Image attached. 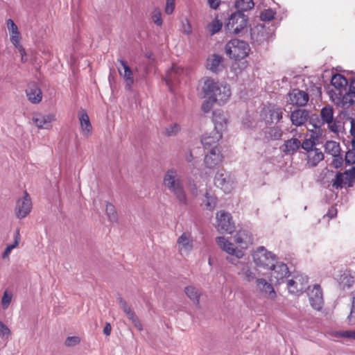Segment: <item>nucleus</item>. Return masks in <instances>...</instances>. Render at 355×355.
<instances>
[{
	"label": "nucleus",
	"mask_w": 355,
	"mask_h": 355,
	"mask_svg": "<svg viewBox=\"0 0 355 355\" xmlns=\"http://www.w3.org/2000/svg\"><path fill=\"white\" fill-rule=\"evenodd\" d=\"M212 105H213V101H205L202 105V110L205 112V113H207L209 112L211 108H212Z\"/></svg>",
	"instance_id": "0e129e2a"
},
{
	"label": "nucleus",
	"mask_w": 355,
	"mask_h": 355,
	"mask_svg": "<svg viewBox=\"0 0 355 355\" xmlns=\"http://www.w3.org/2000/svg\"><path fill=\"white\" fill-rule=\"evenodd\" d=\"M129 320H131L135 328H137L139 331H141L143 329L142 324L136 315H134V318H131Z\"/></svg>",
	"instance_id": "e2e57ef3"
},
{
	"label": "nucleus",
	"mask_w": 355,
	"mask_h": 355,
	"mask_svg": "<svg viewBox=\"0 0 355 355\" xmlns=\"http://www.w3.org/2000/svg\"><path fill=\"white\" fill-rule=\"evenodd\" d=\"M187 296L195 304H199L201 291L193 286H188L184 288Z\"/></svg>",
	"instance_id": "72a5a7b5"
},
{
	"label": "nucleus",
	"mask_w": 355,
	"mask_h": 355,
	"mask_svg": "<svg viewBox=\"0 0 355 355\" xmlns=\"http://www.w3.org/2000/svg\"><path fill=\"white\" fill-rule=\"evenodd\" d=\"M354 282V279L353 277L350 276L344 275L341 278L340 284L343 286V288H349L352 286Z\"/></svg>",
	"instance_id": "8fccbe9b"
},
{
	"label": "nucleus",
	"mask_w": 355,
	"mask_h": 355,
	"mask_svg": "<svg viewBox=\"0 0 355 355\" xmlns=\"http://www.w3.org/2000/svg\"><path fill=\"white\" fill-rule=\"evenodd\" d=\"M347 320L349 325H355V308L351 307Z\"/></svg>",
	"instance_id": "bf43d9fd"
},
{
	"label": "nucleus",
	"mask_w": 355,
	"mask_h": 355,
	"mask_svg": "<svg viewBox=\"0 0 355 355\" xmlns=\"http://www.w3.org/2000/svg\"><path fill=\"white\" fill-rule=\"evenodd\" d=\"M182 31L184 33H185L187 35L191 33L192 28H191V26L188 21H187L186 24H183Z\"/></svg>",
	"instance_id": "774afa93"
},
{
	"label": "nucleus",
	"mask_w": 355,
	"mask_h": 355,
	"mask_svg": "<svg viewBox=\"0 0 355 355\" xmlns=\"http://www.w3.org/2000/svg\"><path fill=\"white\" fill-rule=\"evenodd\" d=\"M250 51L249 44L238 39L229 41L225 45L226 54L232 59L242 60L246 58Z\"/></svg>",
	"instance_id": "20e7f679"
},
{
	"label": "nucleus",
	"mask_w": 355,
	"mask_h": 355,
	"mask_svg": "<svg viewBox=\"0 0 355 355\" xmlns=\"http://www.w3.org/2000/svg\"><path fill=\"white\" fill-rule=\"evenodd\" d=\"M324 150L332 156L338 155L340 153V144L334 141H327L324 144Z\"/></svg>",
	"instance_id": "c9c22d12"
},
{
	"label": "nucleus",
	"mask_w": 355,
	"mask_h": 355,
	"mask_svg": "<svg viewBox=\"0 0 355 355\" xmlns=\"http://www.w3.org/2000/svg\"><path fill=\"white\" fill-rule=\"evenodd\" d=\"M309 118L310 111L306 109H296L290 115L292 125L297 127L304 125Z\"/></svg>",
	"instance_id": "5701e85b"
},
{
	"label": "nucleus",
	"mask_w": 355,
	"mask_h": 355,
	"mask_svg": "<svg viewBox=\"0 0 355 355\" xmlns=\"http://www.w3.org/2000/svg\"><path fill=\"white\" fill-rule=\"evenodd\" d=\"M339 335L343 338L355 339V330L340 331Z\"/></svg>",
	"instance_id": "052dcab7"
},
{
	"label": "nucleus",
	"mask_w": 355,
	"mask_h": 355,
	"mask_svg": "<svg viewBox=\"0 0 355 355\" xmlns=\"http://www.w3.org/2000/svg\"><path fill=\"white\" fill-rule=\"evenodd\" d=\"M248 17L242 12L237 11L232 13L225 24V30L230 33L239 34L246 28Z\"/></svg>",
	"instance_id": "423d86ee"
},
{
	"label": "nucleus",
	"mask_w": 355,
	"mask_h": 355,
	"mask_svg": "<svg viewBox=\"0 0 355 355\" xmlns=\"http://www.w3.org/2000/svg\"><path fill=\"white\" fill-rule=\"evenodd\" d=\"M308 277L303 274H296L293 279L287 282V288L289 293L292 294H298L307 288Z\"/></svg>",
	"instance_id": "9d476101"
},
{
	"label": "nucleus",
	"mask_w": 355,
	"mask_h": 355,
	"mask_svg": "<svg viewBox=\"0 0 355 355\" xmlns=\"http://www.w3.org/2000/svg\"><path fill=\"white\" fill-rule=\"evenodd\" d=\"M188 187L190 191V193L193 196L196 197L198 194V187L196 185V183L193 180H190L188 182Z\"/></svg>",
	"instance_id": "4d7b16f0"
},
{
	"label": "nucleus",
	"mask_w": 355,
	"mask_h": 355,
	"mask_svg": "<svg viewBox=\"0 0 355 355\" xmlns=\"http://www.w3.org/2000/svg\"><path fill=\"white\" fill-rule=\"evenodd\" d=\"M163 185L182 205H187V197L184 181L175 168L168 169L163 177Z\"/></svg>",
	"instance_id": "f257e3e1"
},
{
	"label": "nucleus",
	"mask_w": 355,
	"mask_h": 355,
	"mask_svg": "<svg viewBox=\"0 0 355 355\" xmlns=\"http://www.w3.org/2000/svg\"><path fill=\"white\" fill-rule=\"evenodd\" d=\"M118 301H119L120 307L123 309L124 313L126 314L128 319H130L131 318H134V315H135V312L131 310L130 307L128 305L125 300L120 297L118 298Z\"/></svg>",
	"instance_id": "a19ab883"
},
{
	"label": "nucleus",
	"mask_w": 355,
	"mask_h": 355,
	"mask_svg": "<svg viewBox=\"0 0 355 355\" xmlns=\"http://www.w3.org/2000/svg\"><path fill=\"white\" fill-rule=\"evenodd\" d=\"M315 143L311 139H305L302 144L300 143V146L306 153H308L311 150L315 149Z\"/></svg>",
	"instance_id": "c03bdc74"
},
{
	"label": "nucleus",
	"mask_w": 355,
	"mask_h": 355,
	"mask_svg": "<svg viewBox=\"0 0 355 355\" xmlns=\"http://www.w3.org/2000/svg\"><path fill=\"white\" fill-rule=\"evenodd\" d=\"M10 335V330L9 328L3 322H0V338H8Z\"/></svg>",
	"instance_id": "603ef678"
},
{
	"label": "nucleus",
	"mask_w": 355,
	"mask_h": 355,
	"mask_svg": "<svg viewBox=\"0 0 355 355\" xmlns=\"http://www.w3.org/2000/svg\"><path fill=\"white\" fill-rule=\"evenodd\" d=\"M255 282L257 291L262 297L270 300L276 299L277 293L271 283L263 278H258Z\"/></svg>",
	"instance_id": "9b49d317"
},
{
	"label": "nucleus",
	"mask_w": 355,
	"mask_h": 355,
	"mask_svg": "<svg viewBox=\"0 0 355 355\" xmlns=\"http://www.w3.org/2000/svg\"><path fill=\"white\" fill-rule=\"evenodd\" d=\"M206 67L213 73H218L224 69L223 58L218 54L210 55L207 59Z\"/></svg>",
	"instance_id": "393cba45"
},
{
	"label": "nucleus",
	"mask_w": 355,
	"mask_h": 355,
	"mask_svg": "<svg viewBox=\"0 0 355 355\" xmlns=\"http://www.w3.org/2000/svg\"><path fill=\"white\" fill-rule=\"evenodd\" d=\"M202 90L205 97L219 105L226 103L231 96L229 85L215 82L210 78L204 79Z\"/></svg>",
	"instance_id": "f03ea898"
},
{
	"label": "nucleus",
	"mask_w": 355,
	"mask_h": 355,
	"mask_svg": "<svg viewBox=\"0 0 355 355\" xmlns=\"http://www.w3.org/2000/svg\"><path fill=\"white\" fill-rule=\"evenodd\" d=\"M7 28L10 33V35H16L17 33H19L18 31L17 26L15 24L14 21L11 19L7 20Z\"/></svg>",
	"instance_id": "3c124183"
},
{
	"label": "nucleus",
	"mask_w": 355,
	"mask_h": 355,
	"mask_svg": "<svg viewBox=\"0 0 355 355\" xmlns=\"http://www.w3.org/2000/svg\"><path fill=\"white\" fill-rule=\"evenodd\" d=\"M265 120L268 123H278L282 119V111L280 108H271L265 110Z\"/></svg>",
	"instance_id": "2f4dec72"
},
{
	"label": "nucleus",
	"mask_w": 355,
	"mask_h": 355,
	"mask_svg": "<svg viewBox=\"0 0 355 355\" xmlns=\"http://www.w3.org/2000/svg\"><path fill=\"white\" fill-rule=\"evenodd\" d=\"M32 207L31 200L28 194L26 192L22 199L18 200L15 207L17 218H23L31 211Z\"/></svg>",
	"instance_id": "f3484780"
},
{
	"label": "nucleus",
	"mask_w": 355,
	"mask_h": 355,
	"mask_svg": "<svg viewBox=\"0 0 355 355\" xmlns=\"http://www.w3.org/2000/svg\"><path fill=\"white\" fill-rule=\"evenodd\" d=\"M223 157L217 146L213 147L205 157V165L207 168H213L222 162Z\"/></svg>",
	"instance_id": "a211bd4d"
},
{
	"label": "nucleus",
	"mask_w": 355,
	"mask_h": 355,
	"mask_svg": "<svg viewBox=\"0 0 355 355\" xmlns=\"http://www.w3.org/2000/svg\"><path fill=\"white\" fill-rule=\"evenodd\" d=\"M118 62L120 64V66L117 67L118 71L124 79L126 86L130 89L134 83L133 71L127 61L119 59Z\"/></svg>",
	"instance_id": "aec40b11"
},
{
	"label": "nucleus",
	"mask_w": 355,
	"mask_h": 355,
	"mask_svg": "<svg viewBox=\"0 0 355 355\" xmlns=\"http://www.w3.org/2000/svg\"><path fill=\"white\" fill-rule=\"evenodd\" d=\"M332 101L338 107L343 109H348L355 104V78L352 79L348 91L339 92L333 91L331 94Z\"/></svg>",
	"instance_id": "7ed1b4c3"
},
{
	"label": "nucleus",
	"mask_w": 355,
	"mask_h": 355,
	"mask_svg": "<svg viewBox=\"0 0 355 355\" xmlns=\"http://www.w3.org/2000/svg\"><path fill=\"white\" fill-rule=\"evenodd\" d=\"M78 119L83 135H90L92 129L89 118L85 110H80L78 112Z\"/></svg>",
	"instance_id": "7c9ffc66"
},
{
	"label": "nucleus",
	"mask_w": 355,
	"mask_h": 355,
	"mask_svg": "<svg viewBox=\"0 0 355 355\" xmlns=\"http://www.w3.org/2000/svg\"><path fill=\"white\" fill-rule=\"evenodd\" d=\"M55 120L53 114H43L42 113H34L33 114V123L38 128L49 129L51 127V122Z\"/></svg>",
	"instance_id": "6ab92c4d"
},
{
	"label": "nucleus",
	"mask_w": 355,
	"mask_h": 355,
	"mask_svg": "<svg viewBox=\"0 0 355 355\" xmlns=\"http://www.w3.org/2000/svg\"><path fill=\"white\" fill-rule=\"evenodd\" d=\"M80 343V338L78 336H69L64 341V345L67 347H74Z\"/></svg>",
	"instance_id": "09e8293b"
},
{
	"label": "nucleus",
	"mask_w": 355,
	"mask_h": 355,
	"mask_svg": "<svg viewBox=\"0 0 355 355\" xmlns=\"http://www.w3.org/2000/svg\"><path fill=\"white\" fill-rule=\"evenodd\" d=\"M216 241L223 251L226 252L230 255L235 257V258L227 257L226 260L230 263L235 265L238 269V262H241L239 259L244 256L243 250L235 248L233 243H230L224 236H218Z\"/></svg>",
	"instance_id": "0eeeda50"
},
{
	"label": "nucleus",
	"mask_w": 355,
	"mask_h": 355,
	"mask_svg": "<svg viewBox=\"0 0 355 355\" xmlns=\"http://www.w3.org/2000/svg\"><path fill=\"white\" fill-rule=\"evenodd\" d=\"M28 99L33 103H38L42 101V91L35 83H31L26 89Z\"/></svg>",
	"instance_id": "bb28decb"
},
{
	"label": "nucleus",
	"mask_w": 355,
	"mask_h": 355,
	"mask_svg": "<svg viewBox=\"0 0 355 355\" xmlns=\"http://www.w3.org/2000/svg\"><path fill=\"white\" fill-rule=\"evenodd\" d=\"M152 19L153 22L157 26H162V14L159 9L155 8L153 12L151 15Z\"/></svg>",
	"instance_id": "a18cd8bd"
},
{
	"label": "nucleus",
	"mask_w": 355,
	"mask_h": 355,
	"mask_svg": "<svg viewBox=\"0 0 355 355\" xmlns=\"http://www.w3.org/2000/svg\"><path fill=\"white\" fill-rule=\"evenodd\" d=\"M284 152L287 154H293L297 151L300 147V141L298 139L292 138L288 139L284 144Z\"/></svg>",
	"instance_id": "f704fd0d"
},
{
	"label": "nucleus",
	"mask_w": 355,
	"mask_h": 355,
	"mask_svg": "<svg viewBox=\"0 0 355 355\" xmlns=\"http://www.w3.org/2000/svg\"><path fill=\"white\" fill-rule=\"evenodd\" d=\"M214 184L225 193H230L234 188V178L223 169L218 170L215 175Z\"/></svg>",
	"instance_id": "6e6552de"
},
{
	"label": "nucleus",
	"mask_w": 355,
	"mask_h": 355,
	"mask_svg": "<svg viewBox=\"0 0 355 355\" xmlns=\"http://www.w3.org/2000/svg\"><path fill=\"white\" fill-rule=\"evenodd\" d=\"M270 36V34L267 32L266 27L263 25H258L251 29V39L259 44L268 41Z\"/></svg>",
	"instance_id": "a878e982"
},
{
	"label": "nucleus",
	"mask_w": 355,
	"mask_h": 355,
	"mask_svg": "<svg viewBox=\"0 0 355 355\" xmlns=\"http://www.w3.org/2000/svg\"><path fill=\"white\" fill-rule=\"evenodd\" d=\"M184 74V70L182 67L173 64L172 67L167 71L164 80L166 85L171 87L180 81V78Z\"/></svg>",
	"instance_id": "4be33fe9"
},
{
	"label": "nucleus",
	"mask_w": 355,
	"mask_h": 355,
	"mask_svg": "<svg viewBox=\"0 0 355 355\" xmlns=\"http://www.w3.org/2000/svg\"><path fill=\"white\" fill-rule=\"evenodd\" d=\"M275 12L272 9H267L262 11L260 18L262 21H271L275 17Z\"/></svg>",
	"instance_id": "49530a36"
},
{
	"label": "nucleus",
	"mask_w": 355,
	"mask_h": 355,
	"mask_svg": "<svg viewBox=\"0 0 355 355\" xmlns=\"http://www.w3.org/2000/svg\"><path fill=\"white\" fill-rule=\"evenodd\" d=\"M105 211H106V214H107L110 221L113 222V223L117 221V220H118L117 213H116L114 206L112 204H111L110 202H107Z\"/></svg>",
	"instance_id": "58836bf2"
},
{
	"label": "nucleus",
	"mask_w": 355,
	"mask_h": 355,
	"mask_svg": "<svg viewBox=\"0 0 355 355\" xmlns=\"http://www.w3.org/2000/svg\"><path fill=\"white\" fill-rule=\"evenodd\" d=\"M216 228L221 233L232 234L235 230V224L230 213L225 211L217 212Z\"/></svg>",
	"instance_id": "1a4fd4ad"
},
{
	"label": "nucleus",
	"mask_w": 355,
	"mask_h": 355,
	"mask_svg": "<svg viewBox=\"0 0 355 355\" xmlns=\"http://www.w3.org/2000/svg\"><path fill=\"white\" fill-rule=\"evenodd\" d=\"M234 241L242 249H246L249 245L252 243V238L247 231L241 230L234 235Z\"/></svg>",
	"instance_id": "c756f323"
},
{
	"label": "nucleus",
	"mask_w": 355,
	"mask_h": 355,
	"mask_svg": "<svg viewBox=\"0 0 355 355\" xmlns=\"http://www.w3.org/2000/svg\"><path fill=\"white\" fill-rule=\"evenodd\" d=\"M237 275L241 279L247 282L257 280L255 269L248 262H238Z\"/></svg>",
	"instance_id": "ddd939ff"
},
{
	"label": "nucleus",
	"mask_w": 355,
	"mask_h": 355,
	"mask_svg": "<svg viewBox=\"0 0 355 355\" xmlns=\"http://www.w3.org/2000/svg\"><path fill=\"white\" fill-rule=\"evenodd\" d=\"M308 121L315 129H320L324 125L321 119H319V116L317 114H310V118Z\"/></svg>",
	"instance_id": "37998d69"
},
{
	"label": "nucleus",
	"mask_w": 355,
	"mask_h": 355,
	"mask_svg": "<svg viewBox=\"0 0 355 355\" xmlns=\"http://www.w3.org/2000/svg\"><path fill=\"white\" fill-rule=\"evenodd\" d=\"M13 237H14V243L12 244H10V245H15V248L19 245L20 240H21V236H20L19 230H17L15 231V232L14 233Z\"/></svg>",
	"instance_id": "338daca9"
},
{
	"label": "nucleus",
	"mask_w": 355,
	"mask_h": 355,
	"mask_svg": "<svg viewBox=\"0 0 355 355\" xmlns=\"http://www.w3.org/2000/svg\"><path fill=\"white\" fill-rule=\"evenodd\" d=\"M180 128L177 123L170 125L166 128V135L168 137L175 136L180 131Z\"/></svg>",
	"instance_id": "de8ad7c7"
},
{
	"label": "nucleus",
	"mask_w": 355,
	"mask_h": 355,
	"mask_svg": "<svg viewBox=\"0 0 355 355\" xmlns=\"http://www.w3.org/2000/svg\"><path fill=\"white\" fill-rule=\"evenodd\" d=\"M235 7L238 11L243 12L252 9L254 7V2L252 0H236Z\"/></svg>",
	"instance_id": "e433bc0d"
},
{
	"label": "nucleus",
	"mask_w": 355,
	"mask_h": 355,
	"mask_svg": "<svg viewBox=\"0 0 355 355\" xmlns=\"http://www.w3.org/2000/svg\"><path fill=\"white\" fill-rule=\"evenodd\" d=\"M177 245L181 255H188L193 249V241L189 232H184L177 240Z\"/></svg>",
	"instance_id": "2eb2a0df"
},
{
	"label": "nucleus",
	"mask_w": 355,
	"mask_h": 355,
	"mask_svg": "<svg viewBox=\"0 0 355 355\" xmlns=\"http://www.w3.org/2000/svg\"><path fill=\"white\" fill-rule=\"evenodd\" d=\"M345 161L348 165L355 164V151L349 150L346 153Z\"/></svg>",
	"instance_id": "5fc2aeb1"
},
{
	"label": "nucleus",
	"mask_w": 355,
	"mask_h": 355,
	"mask_svg": "<svg viewBox=\"0 0 355 355\" xmlns=\"http://www.w3.org/2000/svg\"><path fill=\"white\" fill-rule=\"evenodd\" d=\"M344 173H338L332 181V187L334 189H342L344 184Z\"/></svg>",
	"instance_id": "79ce46f5"
},
{
	"label": "nucleus",
	"mask_w": 355,
	"mask_h": 355,
	"mask_svg": "<svg viewBox=\"0 0 355 355\" xmlns=\"http://www.w3.org/2000/svg\"><path fill=\"white\" fill-rule=\"evenodd\" d=\"M288 102L293 105L299 107L305 106L309 99L308 94L302 90L294 89L288 94Z\"/></svg>",
	"instance_id": "4468645a"
},
{
	"label": "nucleus",
	"mask_w": 355,
	"mask_h": 355,
	"mask_svg": "<svg viewBox=\"0 0 355 355\" xmlns=\"http://www.w3.org/2000/svg\"><path fill=\"white\" fill-rule=\"evenodd\" d=\"M307 164L310 167L316 166L319 162L324 159V154L320 149L315 148L306 153Z\"/></svg>",
	"instance_id": "c85d7f7f"
},
{
	"label": "nucleus",
	"mask_w": 355,
	"mask_h": 355,
	"mask_svg": "<svg viewBox=\"0 0 355 355\" xmlns=\"http://www.w3.org/2000/svg\"><path fill=\"white\" fill-rule=\"evenodd\" d=\"M331 85L334 87V89L330 91V95L332 94L333 91H336V93L345 92L348 81L343 75L336 74L332 76Z\"/></svg>",
	"instance_id": "cd10ccee"
},
{
	"label": "nucleus",
	"mask_w": 355,
	"mask_h": 355,
	"mask_svg": "<svg viewBox=\"0 0 355 355\" xmlns=\"http://www.w3.org/2000/svg\"><path fill=\"white\" fill-rule=\"evenodd\" d=\"M10 42L12 44L15 46V47L17 49L18 46H21L20 44V36L19 33H17L16 35H10Z\"/></svg>",
	"instance_id": "680f3d73"
},
{
	"label": "nucleus",
	"mask_w": 355,
	"mask_h": 355,
	"mask_svg": "<svg viewBox=\"0 0 355 355\" xmlns=\"http://www.w3.org/2000/svg\"><path fill=\"white\" fill-rule=\"evenodd\" d=\"M270 135L274 139H279L282 137V132L277 128H272L270 130Z\"/></svg>",
	"instance_id": "69168bd1"
},
{
	"label": "nucleus",
	"mask_w": 355,
	"mask_h": 355,
	"mask_svg": "<svg viewBox=\"0 0 355 355\" xmlns=\"http://www.w3.org/2000/svg\"><path fill=\"white\" fill-rule=\"evenodd\" d=\"M205 204L207 209L213 210L217 204V198L212 195H210L208 191L205 193Z\"/></svg>",
	"instance_id": "ea45409f"
},
{
	"label": "nucleus",
	"mask_w": 355,
	"mask_h": 355,
	"mask_svg": "<svg viewBox=\"0 0 355 355\" xmlns=\"http://www.w3.org/2000/svg\"><path fill=\"white\" fill-rule=\"evenodd\" d=\"M12 300V295L9 294L8 291H5L1 300V304L4 309H7Z\"/></svg>",
	"instance_id": "864d4df0"
},
{
	"label": "nucleus",
	"mask_w": 355,
	"mask_h": 355,
	"mask_svg": "<svg viewBox=\"0 0 355 355\" xmlns=\"http://www.w3.org/2000/svg\"><path fill=\"white\" fill-rule=\"evenodd\" d=\"M333 157H334V159L332 160V165L336 168H340L343 165V158L340 155V153L338 154V155H334Z\"/></svg>",
	"instance_id": "6e6d98bb"
},
{
	"label": "nucleus",
	"mask_w": 355,
	"mask_h": 355,
	"mask_svg": "<svg viewBox=\"0 0 355 355\" xmlns=\"http://www.w3.org/2000/svg\"><path fill=\"white\" fill-rule=\"evenodd\" d=\"M228 115L222 110H216L213 112V122L214 123V131L223 135L226 130L228 123Z\"/></svg>",
	"instance_id": "dca6fc26"
},
{
	"label": "nucleus",
	"mask_w": 355,
	"mask_h": 355,
	"mask_svg": "<svg viewBox=\"0 0 355 355\" xmlns=\"http://www.w3.org/2000/svg\"><path fill=\"white\" fill-rule=\"evenodd\" d=\"M222 134L213 131L209 135H203L201 142L205 148H209L216 144L221 138Z\"/></svg>",
	"instance_id": "473e14b6"
},
{
	"label": "nucleus",
	"mask_w": 355,
	"mask_h": 355,
	"mask_svg": "<svg viewBox=\"0 0 355 355\" xmlns=\"http://www.w3.org/2000/svg\"><path fill=\"white\" fill-rule=\"evenodd\" d=\"M308 295L311 306L314 309L320 311L324 304L323 294L320 286L315 284L312 288L309 287Z\"/></svg>",
	"instance_id": "f8f14e48"
},
{
	"label": "nucleus",
	"mask_w": 355,
	"mask_h": 355,
	"mask_svg": "<svg viewBox=\"0 0 355 355\" xmlns=\"http://www.w3.org/2000/svg\"><path fill=\"white\" fill-rule=\"evenodd\" d=\"M252 256L256 266L263 269L272 268L273 263L276 261V256L263 246H260L255 249Z\"/></svg>",
	"instance_id": "39448f33"
},
{
	"label": "nucleus",
	"mask_w": 355,
	"mask_h": 355,
	"mask_svg": "<svg viewBox=\"0 0 355 355\" xmlns=\"http://www.w3.org/2000/svg\"><path fill=\"white\" fill-rule=\"evenodd\" d=\"M320 116L324 125L327 123L331 131L338 132V126L334 123V108L331 105H326L320 110Z\"/></svg>",
	"instance_id": "412c9836"
},
{
	"label": "nucleus",
	"mask_w": 355,
	"mask_h": 355,
	"mask_svg": "<svg viewBox=\"0 0 355 355\" xmlns=\"http://www.w3.org/2000/svg\"><path fill=\"white\" fill-rule=\"evenodd\" d=\"M175 9V0H166L165 12L168 15L173 13Z\"/></svg>",
	"instance_id": "13d9d810"
},
{
	"label": "nucleus",
	"mask_w": 355,
	"mask_h": 355,
	"mask_svg": "<svg viewBox=\"0 0 355 355\" xmlns=\"http://www.w3.org/2000/svg\"><path fill=\"white\" fill-rule=\"evenodd\" d=\"M223 27V23L218 19H214L211 22L207 24V28L211 35L218 33Z\"/></svg>",
	"instance_id": "4c0bfd02"
},
{
	"label": "nucleus",
	"mask_w": 355,
	"mask_h": 355,
	"mask_svg": "<svg viewBox=\"0 0 355 355\" xmlns=\"http://www.w3.org/2000/svg\"><path fill=\"white\" fill-rule=\"evenodd\" d=\"M270 269L272 270L271 278L275 279L278 284H280V281L283 280L289 272L286 264L276 261Z\"/></svg>",
	"instance_id": "b1692460"
}]
</instances>
